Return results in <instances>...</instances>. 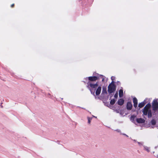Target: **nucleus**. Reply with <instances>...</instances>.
Here are the masks:
<instances>
[{"label":"nucleus","mask_w":158,"mask_h":158,"mask_svg":"<svg viewBox=\"0 0 158 158\" xmlns=\"http://www.w3.org/2000/svg\"><path fill=\"white\" fill-rule=\"evenodd\" d=\"M151 105L150 104H147L144 107L143 113L144 115H148V118H150L152 116V112L150 110Z\"/></svg>","instance_id":"obj_1"},{"label":"nucleus","mask_w":158,"mask_h":158,"mask_svg":"<svg viewBox=\"0 0 158 158\" xmlns=\"http://www.w3.org/2000/svg\"><path fill=\"white\" fill-rule=\"evenodd\" d=\"M115 85L112 81L108 86V92L109 93H111L115 91Z\"/></svg>","instance_id":"obj_2"},{"label":"nucleus","mask_w":158,"mask_h":158,"mask_svg":"<svg viewBox=\"0 0 158 158\" xmlns=\"http://www.w3.org/2000/svg\"><path fill=\"white\" fill-rule=\"evenodd\" d=\"M152 107L154 110H157L158 107V103L156 100L153 101L152 103Z\"/></svg>","instance_id":"obj_3"},{"label":"nucleus","mask_w":158,"mask_h":158,"mask_svg":"<svg viewBox=\"0 0 158 158\" xmlns=\"http://www.w3.org/2000/svg\"><path fill=\"white\" fill-rule=\"evenodd\" d=\"M98 85V84L97 82L96 84H92L90 83V86L92 88H97Z\"/></svg>","instance_id":"obj_4"},{"label":"nucleus","mask_w":158,"mask_h":158,"mask_svg":"<svg viewBox=\"0 0 158 158\" xmlns=\"http://www.w3.org/2000/svg\"><path fill=\"white\" fill-rule=\"evenodd\" d=\"M101 87L100 86H99L98 87L96 92V94L97 95H99L101 92Z\"/></svg>","instance_id":"obj_5"},{"label":"nucleus","mask_w":158,"mask_h":158,"mask_svg":"<svg viewBox=\"0 0 158 158\" xmlns=\"http://www.w3.org/2000/svg\"><path fill=\"white\" fill-rule=\"evenodd\" d=\"M133 102L134 103V106L135 107H136L137 105V100L135 98H134L133 99Z\"/></svg>","instance_id":"obj_6"},{"label":"nucleus","mask_w":158,"mask_h":158,"mask_svg":"<svg viewBox=\"0 0 158 158\" xmlns=\"http://www.w3.org/2000/svg\"><path fill=\"white\" fill-rule=\"evenodd\" d=\"M137 122L139 123H143L144 122L145 120L144 119L139 118H137L136 119Z\"/></svg>","instance_id":"obj_7"},{"label":"nucleus","mask_w":158,"mask_h":158,"mask_svg":"<svg viewBox=\"0 0 158 158\" xmlns=\"http://www.w3.org/2000/svg\"><path fill=\"white\" fill-rule=\"evenodd\" d=\"M98 79V77H89V79L91 81H94Z\"/></svg>","instance_id":"obj_8"},{"label":"nucleus","mask_w":158,"mask_h":158,"mask_svg":"<svg viewBox=\"0 0 158 158\" xmlns=\"http://www.w3.org/2000/svg\"><path fill=\"white\" fill-rule=\"evenodd\" d=\"M132 107V104L130 102H128L127 105V108L128 110H131Z\"/></svg>","instance_id":"obj_9"},{"label":"nucleus","mask_w":158,"mask_h":158,"mask_svg":"<svg viewBox=\"0 0 158 158\" xmlns=\"http://www.w3.org/2000/svg\"><path fill=\"white\" fill-rule=\"evenodd\" d=\"M124 102V100L123 99H120L118 100V104L120 105H122Z\"/></svg>","instance_id":"obj_10"},{"label":"nucleus","mask_w":158,"mask_h":158,"mask_svg":"<svg viewBox=\"0 0 158 158\" xmlns=\"http://www.w3.org/2000/svg\"><path fill=\"white\" fill-rule=\"evenodd\" d=\"M123 90L120 89L119 91V96L121 97L123 96Z\"/></svg>","instance_id":"obj_11"},{"label":"nucleus","mask_w":158,"mask_h":158,"mask_svg":"<svg viewBox=\"0 0 158 158\" xmlns=\"http://www.w3.org/2000/svg\"><path fill=\"white\" fill-rule=\"evenodd\" d=\"M145 104V103L143 102H141L139 104V106L141 108L143 107Z\"/></svg>","instance_id":"obj_12"},{"label":"nucleus","mask_w":158,"mask_h":158,"mask_svg":"<svg viewBox=\"0 0 158 158\" xmlns=\"http://www.w3.org/2000/svg\"><path fill=\"white\" fill-rule=\"evenodd\" d=\"M144 149L146 151H147L148 152H149L150 151L149 148L148 147L144 146Z\"/></svg>","instance_id":"obj_13"},{"label":"nucleus","mask_w":158,"mask_h":158,"mask_svg":"<svg viewBox=\"0 0 158 158\" xmlns=\"http://www.w3.org/2000/svg\"><path fill=\"white\" fill-rule=\"evenodd\" d=\"M106 93V88H103L102 93Z\"/></svg>","instance_id":"obj_14"},{"label":"nucleus","mask_w":158,"mask_h":158,"mask_svg":"<svg viewBox=\"0 0 158 158\" xmlns=\"http://www.w3.org/2000/svg\"><path fill=\"white\" fill-rule=\"evenodd\" d=\"M115 100L114 99L111 100L110 102V103L111 105H113L115 102Z\"/></svg>","instance_id":"obj_15"},{"label":"nucleus","mask_w":158,"mask_h":158,"mask_svg":"<svg viewBox=\"0 0 158 158\" xmlns=\"http://www.w3.org/2000/svg\"><path fill=\"white\" fill-rule=\"evenodd\" d=\"M88 123H90L91 121L92 120V118H90L89 117L88 118Z\"/></svg>","instance_id":"obj_16"},{"label":"nucleus","mask_w":158,"mask_h":158,"mask_svg":"<svg viewBox=\"0 0 158 158\" xmlns=\"http://www.w3.org/2000/svg\"><path fill=\"white\" fill-rule=\"evenodd\" d=\"M118 97V93H116L114 95V97L115 98H117Z\"/></svg>","instance_id":"obj_17"},{"label":"nucleus","mask_w":158,"mask_h":158,"mask_svg":"<svg viewBox=\"0 0 158 158\" xmlns=\"http://www.w3.org/2000/svg\"><path fill=\"white\" fill-rule=\"evenodd\" d=\"M152 123L153 125H155L156 124V122L155 120H152Z\"/></svg>","instance_id":"obj_18"},{"label":"nucleus","mask_w":158,"mask_h":158,"mask_svg":"<svg viewBox=\"0 0 158 158\" xmlns=\"http://www.w3.org/2000/svg\"><path fill=\"white\" fill-rule=\"evenodd\" d=\"M114 78H115V77H111V80H112V81H113V83H114V81H114Z\"/></svg>","instance_id":"obj_19"},{"label":"nucleus","mask_w":158,"mask_h":158,"mask_svg":"<svg viewBox=\"0 0 158 158\" xmlns=\"http://www.w3.org/2000/svg\"><path fill=\"white\" fill-rule=\"evenodd\" d=\"M134 118L135 116H131V120H133V119H134Z\"/></svg>","instance_id":"obj_20"},{"label":"nucleus","mask_w":158,"mask_h":158,"mask_svg":"<svg viewBox=\"0 0 158 158\" xmlns=\"http://www.w3.org/2000/svg\"><path fill=\"white\" fill-rule=\"evenodd\" d=\"M101 78H102V81H104V77L103 76H101Z\"/></svg>","instance_id":"obj_21"},{"label":"nucleus","mask_w":158,"mask_h":158,"mask_svg":"<svg viewBox=\"0 0 158 158\" xmlns=\"http://www.w3.org/2000/svg\"><path fill=\"white\" fill-rule=\"evenodd\" d=\"M14 4H13L11 5V7H13L14 6Z\"/></svg>","instance_id":"obj_22"},{"label":"nucleus","mask_w":158,"mask_h":158,"mask_svg":"<svg viewBox=\"0 0 158 158\" xmlns=\"http://www.w3.org/2000/svg\"><path fill=\"white\" fill-rule=\"evenodd\" d=\"M138 143L140 145H142V143H140L139 142H138Z\"/></svg>","instance_id":"obj_23"},{"label":"nucleus","mask_w":158,"mask_h":158,"mask_svg":"<svg viewBox=\"0 0 158 158\" xmlns=\"http://www.w3.org/2000/svg\"><path fill=\"white\" fill-rule=\"evenodd\" d=\"M94 94V93H93V94Z\"/></svg>","instance_id":"obj_24"}]
</instances>
